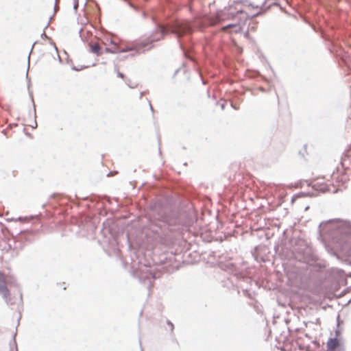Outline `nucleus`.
Returning <instances> with one entry per match:
<instances>
[{"label": "nucleus", "instance_id": "9", "mask_svg": "<svg viewBox=\"0 0 351 351\" xmlns=\"http://www.w3.org/2000/svg\"><path fill=\"white\" fill-rule=\"evenodd\" d=\"M237 27V25L235 24H230V25H228L226 26H224L221 28V30L222 31H226L228 30L229 28H232V27Z\"/></svg>", "mask_w": 351, "mask_h": 351}, {"label": "nucleus", "instance_id": "1", "mask_svg": "<svg viewBox=\"0 0 351 351\" xmlns=\"http://www.w3.org/2000/svg\"><path fill=\"white\" fill-rule=\"evenodd\" d=\"M169 31H171L172 33L176 34L180 36L186 34L191 33L192 28L188 22H178L172 25L169 29L164 26H160L158 29L149 38H145L138 43H130L120 40L117 36H110L109 37H106L102 41V43L105 46L117 48L116 49H117V51L119 50L121 53L131 51H139L143 48H150L151 45L154 42L162 39L163 36Z\"/></svg>", "mask_w": 351, "mask_h": 351}, {"label": "nucleus", "instance_id": "11", "mask_svg": "<svg viewBox=\"0 0 351 351\" xmlns=\"http://www.w3.org/2000/svg\"><path fill=\"white\" fill-rule=\"evenodd\" d=\"M241 12H243V11H242V10H238V11H237V13H241Z\"/></svg>", "mask_w": 351, "mask_h": 351}, {"label": "nucleus", "instance_id": "7", "mask_svg": "<svg viewBox=\"0 0 351 351\" xmlns=\"http://www.w3.org/2000/svg\"><path fill=\"white\" fill-rule=\"evenodd\" d=\"M315 186H317L318 190H319L322 192H326V191H331L330 184L317 182V183L315 184Z\"/></svg>", "mask_w": 351, "mask_h": 351}, {"label": "nucleus", "instance_id": "3", "mask_svg": "<svg viewBox=\"0 0 351 351\" xmlns=\"http://www.w3.org/2000/svg\"><path fill=\"white\" fill-rule=\"evenodd\" d=\"M9 277L0 271V294L5 300H8L9 296V290L7 287Z\"/></svg>", "mask_w": 351, "mask_h": 351}, {"label": "nucleus", "instance_id": "10", "mask_svg": "<svg viewBox=\"0 0 351 351\" xmlns=\"http://www.w3.org/2000/svg\"><path fill=\"white\" fill-rule=\"evenodd\" d=\"M118 76H119V77H121V78H123V79L124 78V75H123V73H118Z\"/></svg>", "mask_w": 351, "mask_h": 351}, {"label": "nucleus", "instance_id": "6", "mask_svg": "<svg viewBox=\"0 0 351 351\" xmlns=\"http://www.w3.org/2000/svg\"><path fill=\"white\" fill-rule=\"evenodd\" d=\"M90 51L97 56H101L103 54L101 47L98 43H93L90 45Z\"/></svg>", "mask_w": 351, "mask_h": 351}, {"label": "nucleus", "instance_id": "8", "mask_svg": "<svg viewBox=\"0 0 351 351\" xmlns=\"http://www.w3.org/2000/svg\"><path fill=\"white\" fill-rule=\"evenodd\" d=\"M106 49H105V52L106 53H121L120 51H119V50L117 51V49H116L117 48H114V47H109V46H106Z\"/></svg>", "mask_w": 351, "mask_h": 351}, {"label": "nucleus", "instance_id": "2", "mask_svg": "<svg viewBox=\"0 0 351 351\" xmlns=\"http://www.w3.org/2000/svg\"><path fill=\"white\" fill-rule=\"evenodd\" d=\"M231 9L232 6H230L228 8L217 11L214 15L207 17L206 20L210 25H215L229 19L228 15Z\"/></svg>", "mask_w": 351, "mask_h": 351}, {"label": "nucleus", "instance_id": "5", "mask_svg": "<svg viewBox=\"0 0 351 351\" xmlns=\"http://www.w3.org/2000/svg\"><path fill=\"white\" fill-rule=\"evenodd\" d=\"M339 346V341L337 338L330 339L327 342V351H335Z\"/></svg>", "mask_w": 351, "mask_h": 351}, {"label": "nucleus", "instance_id": "4", "mask_svg": "<svg viewBox=\"0 0 351 351\" xmlns=\"http://www.w3.org/2000/svg\"><path fill=\"white\" fill-rule=\"evenodd\" d=\"M344 228L345 229L347 230L346 232L348 234H351V223L345 222ZM342 250L344 252L345 255L348 256V258L351 261V242L349 244H346V245L343 247Z\"/></svg>", "mask_w": 351, "mask_h": 351}]
</instances>
